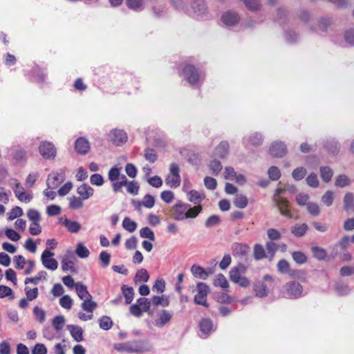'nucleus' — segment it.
Instances as JSON below:
<instances>
[{
    "label": "nucleus",
    "mask_w": 354,
    "mask_h": 354,
    "mask_svg": "<svg viewBox=\"0 0 354 354\" xmlns=\"http://www.w3.org/2000/svg\"><path fill=\"white\" fill-rule=\"evenodd\" d=\"M202 210L201 205L191 207L189 204L179 202L172 207V215L176 221L196 218Z\"/></svg>",
    "instance_id": "obj_1"
},
{
    "label": "nucleus",
    "mask_w": 354,
    "mask_h": 354,
    "mask_svg": "<svg viewBox=\"0 0 354 354\" xmlns=\"http://www.w3.org/2000/svg\"><path fill=\"white\" fill-rule=\"evenodd\" d=\"M248 267L243 263L231 268L229 272V277L232 282L242 287L247 288L251 283V280L245 275Z\"/></svg>",
    "instance_id": "obj_2"
},
{
    "label": "nucleus",
    "mask_w": 354,
    "mask_h": 354,
    "mask_svg": "<svg viewBox=\"0 0 354 354\" xmlns=\"http://www.w3.org/2000/svg\"><path fill=\"white\" fill-rule=\"evenodd\" d=\"M303 292V286L299 282L291 281L283 285L281 294L284 298L294 299L302 297Z\"/></svg>",
    "instance_id": "obj_3"
},
{
    "label": "nucleus",
    "mask_w": 354,
    "mask_h": 354,
    "mask_svg": "<svg viewBox=\"0 0 354 354\" xmlns=\"http://www.w3.org/2000/svg\"><path fill=\"white\" fill-rule=\"evenodd\" d=\"M114 348L119 351L127 353H142L149 350V346L142 341H133L118 344Z\"/></svg>",
    "instance_id": "obj_4"
},
{
    "label": "nucleus",
    "mask_w": 354,
    "mask_h": 354,
    "mask_svg": "<svg viewBox=\"0 0 354 354\" xmlns=\"http://www.w3.org/2000/svg\"><path fill=\"white\" fill-rule=\"evenodd\" d=\"M165 183L171 188H176L180 185V169L177 164L171 163L169 166V173L165 178Z\"/></svg>",
    "instance_id": "obj_5"
},
{
    "label": "nucleus",
    "mask_w": 354,
    "mask_h": 354,
    "mask_svg": "<svg viewBox=\"0 0 354 354\" xmlns=\"http://www.w3.org/2000/svg\"><path fill=\"white\" fill-rule=\"evenodd\" d=\"M196 294L194 296V301L198 305H202L208 307L207 297L209 293V287L205 283L199 282L196 285Z\"/></svg>",
    "instance_id": "obj_6"
},
{
    "label": "nucleus",
    "mask_w": 354,
    "mask_h": 354,
    "mask_svg": "<svg viewBox=\"0 0 354 354\" xmlns=\"http://www.w3.org/2000/svg\"><path fill=\"white\" fill-rule=\"evenodd\" d=\"M97 304L93 301L92 299H88L83 301L81 307L86 313L80 312L78 317L82 321H88L93 318V313L97 308Z\"/></svg>",
    "instance_id": "obj_7"
},
{
    "label": "nucleus",
    "mask_w": 354,
    "mask_h": 354,
    "mask_svg": "<svg viewBox=\"0 0 354 354\" xmlns=\"http://www.w3.org/2000/svg\"><path fill=\"white\" fill-rule=\"evenodd\" d=\"M39 151L41 156L47 160H53L57 155L56 147L48 141L41 142L39 147Z\"/></svg>",
    "instance_id": "obj_8"
},
{
    "label": "nucleus",
    "mask_w": 354,
    "mask_h": 354,
    "mask_svg": "<svg viewBox=\"0 0 354 354\" xmlns=\"http://www.w3.org/2000/svg\"><path fill=\"white\" fill-rule=\"evenodd\" d=\"M54 253L48 249H46L41 254V261L43 266L48 270H55L58 267V262L56 259L52 258Z\"/></svg>",
    "instance_id": "obj_9"
},
{
    "label": "nucleus",
    "mask_w": 354,
    "mask_h": 354,
    "mask_svg": "<svg viewBox=\"0 0 354 354\" xmlns=\"http://www.w3.org/2000/svg\"><path fill=\"white\" fill-rule=\"evenodd\" d=\"M65 180V173L61 170L57 173H52L48 175L46 185L48 189H55Z\"/></svg>",
    "instance_id": "obj_10"
},
{
    "label": "nucleus",
    "mask_w": 354,
    "mask_h": 354,
    "mask_svg": "<svg viewBox=\"0 0 354 354\" xmlns=\"http://www.w3.org/2000/svg\"><path fill=\"white\" fill-rule=\"evenodd\" d=\"M274 201L279 208L281 215L286 216L288 218H292L293 217V215L289 209L288 201L286 198L277 196L274 197Z\"/></svg>",
    "instance_id": "obj_11"
},
{
    "label": "nucleus",
    "mask_w": 354,
    "mask_h": 354,
    "mask_svg": "<svg viewBox=\"0 0 354 354\" xmlns=\"http://www.w3.org/2000/svg\"><path fill=\"white\" fill-rule=\"evenodd\" d=\"M172 318V314L167 310H162L157 313V317L153 324L158 328H162L167 324Z\"/></svg>",
    "instance_id": "obj_12"
},
{
    "label": "nucleus",
    "mask_w": 354,
    "mask_h": 354,
    "mask_svg": "<svg viewBox=\"0 0 354 354\" xmlns=\"http://www.w3.org/2000/svg\"><path fill=\"white\" fill-rule=\"evenodd\" d=\"M110 140L117 145H121L127 140V135L124 130L115 129L109 134Z\"/></svg>",
    "instance_id": "obj_13"
},
{
    "label": "nucleus",
    "mask_w": 354,
    "mask_h": 354,
    "mask_svg": "<svg viewBox=\"0 0 354 354\" xmlns=\"http://www.w3.org/2000/svg\"><path fill=\"white\" fill-rule=\"evenodd\" d=\"M183 75L191 84H196L199 80L198 73L196 72L195 68L190 65H187L183 69Z\"/></svg>",
    "instance_id": "obj_14"
},
{
    "label": "nucleus",
    "mask_w": 354,
    "mask_h": 354,
    "mask_svg": "<svg viewBox=\"0 0 354 354\" xmlns=\"http://www.w3.org/2000/svg\"><path fill=\"white\" fill-rule=\"evenodd\" d=\"M239 19L238 14L233 11L225 12L221 17L222 22L227 26H235L239 23Z\"/></svg>",
    "instance_id": "obj_15"
},
{
    "label": "nucleus",
    "mask_w": 354,
    "mask_h": 354,
    "mask_svg": "<svg viewBox=\"0 0 354 354\" xmlns=\"http://www.w3.org/2000/svg\"><path fill=\"white\" fill-rule=\"evenodd\" d=\"M286 145L282 142H274L270 147V153L274 157H282L286 153Z\"/></svg>",
    "instance_id": "obj_16"
},
{
    "label": "nucleus",
    "mask_w": 354,
    "mask_h": 354,
    "mask_svg": "<svg viewBox=\"0 0 354 354\" xmlns=\"http://www.w3.org/2000/svg\"><path fill=\"white\" fill-rule=\"evenodd\" d=\"M59 223L64 225L71 233H77L81 230V225L75 221H71L66 217H61Z\"/></svg>",
    "instance_id": "obj_17"
},
{
    "label": "nucleus",
    "mask_w": 354,
    "mask_h": 354,
    "mask_svg": "<svg viewBox=\"0 0 354 354\" xmlns=\"http://www.w3.org/2000/svg\"><path fill=\"white\" fill-rule=\"evenodd\" d=\"M91 146L88 140L85 138H79L75 142V149L80 154H86L90 150Z\"/></svg>",
    "instance_id": "obj_18"
},
{
    "label": "nucleus",
    "mask_w": 354,
    "mask_h": 354,
    "mask_svg": "<svg viewBox=\"0 0 354 354\" xmlns=\"http://www.w3.org/2000/svg\"><path fill=\"white\" fill-rule=\"evenodd\" d=\"M94 192V189L86 183H83L77 188V194L84 201L92 197Z\"/></svg>",
    "instance_id": "obj_19"
},
{
    "label": "nucleus",
    "mask_w": 354,
    "mask_h": 354,
    "mask_svg": "<svg viewBox=\"0 0 354 354\" xmlns=\"http://www.w3.org/2000/svg\"><path fill=\"white\" fill-rule=\"evenodd\" d=\"M233 254L236 257H243L250 251V247L243 243H234L232 246Z\"/></svg>",
    "instance_id": "obj_20"
},
{
    "label": "nucleus",
    "mask_w": 354,
    "mask_h": 354,
    "mask_svg": "<svg viewBox=\"0 0 354 354\" xmlns=\"http://www.w3.org/2000/svg\"><path fill=\"white\" fill-rule=\"evenodd\" d=\"M67 329L69 330L71 336L76 342H82L83 340V330L76 325H68Z\"/></svg>",
    "instance_id": "obj_21"
},
{
    "label": "nucleus",
    "mask_w": 354,
    "mask_h": 354,
    "mask_svg": "<svg viewBox=\"0 0 354 354\" xmlns=\"http://www.w3.org/2000/svg\"><path fill=\"white\" fill-rule=\"evenodd\" d=\"M343 204L346 212H354V194L351 192L346 193L344 196Z\"/></svg>",
    "instance_id": "obj_22"
},
{
    "label": "nucleus",
    "mask_w": 354,
    "mask_h": 354,
    "mask_svg": "<svg viewBox=\"0 0 354 354\" xmlns=\"http://www.w3.org/2000/svg\"><path fill=\"white\" fill-rule=\"evenodd\" d=\"M75 258L73 257H65L62 261V269L64 271L70 270L72 272H75Z\"/></svg>",
    "instance_id": "obj_23"
},
{
    "label": "nucleus",
    "mask_w": 354,
    "mask_h": 354,
    "mask_svg": "<svg viewBox=\"0 0 354 354\" xmlns=\"http://www.w3.org/2000/svg\"><path fill=\"white\" fill-rule=\"evenodd\" d=\"M76 288V292L80 297L82 301L92 299V296L90 295L88 291L87 290V288L86 286L82 284L81 283H77L75 284Z\"/></svg>",
    "instance_id": "obj_24"
},
{
    "label": "nucleus",
    "mask_w": 354,
    "mask_h": 354,
    "mask_svg": "<svg viewBox=\"0 0 354 354\" xmlns=\"http://www.w3.org/2000/svg\"><path fill=\"white\" fill-rule=\"evenodd\" d=\"M254 290L256 296L265 297L268 295V288L263 281H258L254 284Z\"/></svg>",
    "instance_id": "obj_25"
},
{
    "label": "nucleus",
    "mask_w": 354,
    "mask_h": 354,
    "mask_svg": "<svg viewBox=\"0 0 354 354\" xmlns=\"http://www.w3.org/2000/svg\"><path fill=\"white\" fill-rule=\"evenodd\" d=\"M191 272L195 277L201 279H206L209 275V273H208L204 268L196 265L192 266Z\"/></svg>",
    "instance_id": "obj_26"
},
{
    "label": "nucleus",
    "mask_w": 354,
    "mask_h": 354,
    "mask_svg": "<svg viewBox=\"0 0 354 354\" xmlns=\"http://www.w3.org/2000/svg\"><path fill=\"white\" fill-rule=\"evenodd\" d=\"M188 200L195 205H200V203L205 198V195L196 190H192L187 193Z\"/></svg>",
    "instance_id": "obj_27"
},
{
    "label": "nucleus",
    "mask_w": 354,
    "mask_h": 354,
    "mask_svg": "<svg viewBox=\"0 0 354 354\" xmlns=\"http://www.w3.org/2000/svg\"><path fill=\"white\" fill-rule=\"evenodd\" d=\"M192 8L198 16L203 15L206 12V6L203 0H194Z\"/></svg>",
    "instance_id": "obj_28"
},
{
    "label": "nucleus",
    "mask_w": 354,
    "mask_h": 354,
    "mask_svg": "<svg viewBox=\"0 0 354 354\" xmlns=\"http://www.w3.org/2000/svg\"><path fill=\"white\" fill-rule=\"evenodd\" d=\"M229 145L227 142H221L215 149V156L224 158L228 153Z\"/></svg>",
    "instance_id": "obj_29"
},
{
    "label": "nucleus",
    "mask_w": 354,
    "mask_h": 354,
    "mask_svg": "<svg viewBox=\"0 0 354 354\" xmlns=\"http://www.w3.org/2000/svg\"><path fill=\"white\" fill-rule=\"evenodd\" d=\"M69 200V207L73 209H81L84 206V203L81 197H77L75 196H72L68 198Z\"/></svg>",
    "instance_id": "obj_30"
},
{
    "label": "nucleus",
    "mask_w": 354,
    "mask_h": 354,
    "mask_svg": "<svg viewBox=\"0 0 354 354\" xmlns=\"http://www.w3.org/2000/svg\"><path fill=\"white\" fill-rule=\"evenodd\" d=\"M308 230V225L305 223L295 225L291 228V232L296 236H304Z\"/></svg>",
    "instance_id": "obj_31"
},
{
    "label": "nucleus",
    "mask_w": 354,
    "mask_h": 354,
    "mask_svg": "<svg viewBox=\"0 0 354 354\" xmlns=\"http://www.w3.org/2000/svg\"><path fill=\"white\" fill-rule=\"evenodd\" d=\"M214 285L226 289L229 287V283L226 277L223 274H218L214 280Z\"/></svg>",
    "instance_id": "obj_32"
},
{
    "label": "nucleus",
    "mask_w": 354,
    "mask_h": 354,
    "mask_svg": "<svg viewBox=\"0 0 354 354\" xmlns=\"http://www.w3.org/2000/svg\"><path fill=\"white\" fill-rule=\"evenodd\" d=\"M201 331L204 334H208L212 330V322L209 319H203L199 324Z\"/></svg>",
    "instance_id": "obj_33"
},
{
    "label": "nucleus",
    "mask_w": 354,
    "mask_h": 354,
    "mask_svg": "<svg viewBox=\"0 0 354 354\" xmlns=\"http://www.w3.org/2000/svg\"><path fill=\"white\" fill-rule=\"evenodd\" d=\"M123 228L129 232H133L137 227V223L129 217H125L122 221Z\"/></svg>",
    "instance_id": "obj_34"
},
{
    "label": "nucleus",
    "mask_w": 354,
    "mask_h": 354,
    "mask_svg": "<svg viewBox=\"0 0 354 354\" xmlns=\"http://www.w3.org/2000/svg\"><path fill=\"white\" fill-rule=\"evenodd\" d=\"M121 169L117 167H113L110 169L108 173V178L111 182L119 180L121 176Z\"/></svg>",
    "instance_id": "obj_35"
},
{
    "label": "nucleus",
    "mask_w": 354,
    "mask_h": 354,
    "mask_svg": "<svg viewBox=\"0 0 354 354\" xmlns=\"http://www.w3.org/2000/svg\"><path fill=\"white\" fill-rule=\"evenodd\" d=\"M75 252V254L82 259L86 258L90 254L89 250L82 243H77Z\"/></svg>",
    "instance_id": "obj_36"
},
{
    "label": "nucleus",
    "mask_w": 354,
    "mask_h": 354,
    "mask_svg": "<svg viewBox=\"0 0 354 354\" xmlns=\"http://www.w3.org/2000/svg\"><path fill=\"white\" fill-rule=\"evenodd\" d=\"M149 279V275L147 270L142 268L138 270L135 277V281L138 282H147Z\"/></svg>",
    "instance_id": "obj_37"
},
{
    "label": "nucleus",
    "mask_w": 354,
    "mask_h": 354,
    "mask_svg": "<svg viewBox=\"0 0 354 354\" xmlns=\"http://www.w3.org/2000/svg\"><path fill=\"white\" fill-rule=\"evenodd\" d=\"M335 198V193L331 191H327L322 197V203L327 206L330 207L332 205Z\"/></svg>",
    "instance_id": "obj_38"
},
{
    "label": "nucleus",
    "mask_w": 354,
    "mask_h": 354,
    "mask_svg": "<svg viewBox=\"0 0 354 354\" xmlns=\"http://www.w3.org/2000/svg\"><path fill=\"white\" fill-rule=\"evenodd\" d=\"M151 304L155 306H158L159 305L167 306L169 305V299L164 295L153 296L151 299Z\"/></svg>",
    "instance_id": "obj_39"
},
{
    "label": "nucleus",
    "mask_w": 354,
    "mask_h": 354,
    "mask_svg": "<svg viewBox=\"0 0 354 354\" xmlns=\"http://www.w3.org/2000/svg\"><path fill=\"white\" fill-rule=\"evenodd\" d=\"M47 273L46 271H40L37 275L34 277H28L25 280V283L28 284L29 283H32L34 284H37L41 279H45L46 277Z\"/></svg>",
    "instance_id": "obj_40"
},
{
    "label": "nucleus",
    "mask_w": 354,
    "mask_h": 354,
    "mask_svg": "<svg viewBox=\"0 0 354 354\" xmlns=\"http://www.w3.org/2000/svg\"><path fill=\"white\" fill-rule=\"evenodd\" d=\"M248 198L242 194L236 195L234 201V205L241 209L245 208L248 205Z\"/></svg>",
    "instance_id": "obj_41"
},
{
    "label": "nucleus",
    "mask_w": 354,
    "mask_h": 354,
    "mask_svg": "<svg viewBox=\"0 0 354 354\" xmlns=\"http://www.w3.org/2000/svg\"><path fill=\"white\" fill-rule=\"evenodd\" d=\"M277 270L281 274H289L290 272V268L289 263L284 260H280L277 265Z\"/></svg>",
    "instance_id": "obj_42"
},
{
    "label": "nucleus",
    "mask_w": 354,
    "mask_h": 354,
    "mask_svg": "<svg viewBox=\"0 0 354 354\" xmlns=\"http://www.w3.org/2000/svg\"><path fill=\"white\" fill-rule=\"evenodd\" d=\"M306 209L308 213L314 216H319L321 213V209L319 205L315 203H308L307 204Z\"/></svg>",
    "instance_id": "obj_43"
},
{
    "label": "nucleus",
    "mask_w": 354,
    "mask_h": 354,
    "mask_svg": "<svg viewBox=\"0 0 354 354\" xmlns=\"http://www.w3.org/2000/svg\"><path fill=\"white\" fill-rule=\"evenodd\" d=\"M320 174L322 178L325 182H329L333 175L332 169L328 167H322L320 168Z\"/></svg>",
    "instance_id": "obj_44"
},
{
    "label": "nucleus",
    "mask_w": 354,
    "mask_h": 354,
    "mask_svg": "<svg viewBox=\"0 0 354 354\" xmlns=\"http://www.w3.org/2000/svg\"><path fill=\"white\" fill-rule=\"evenodd\" d=\"M254 257L256 260H261L266 257L265 250L262 245L256 244L254 247Z\"/></svg>",
    "instance_id": "obj_45"
},
{
    "label": "nucleus",
    "mask_w": 354,
    "mask_h": 354,
    "mask_svg": "<svg viewBox=\"0 0 354 354\" xmlns=\"http://www.w3.org/2000/svg\"><path fill=\"white\" fill-rule=\"evenodd\" d=\"M53 328L59 331L61 330L65 324V319L64 316H56L53 319Z\"/></svg>",
    "instance_id": "obj_46"
},
{
    "label": "nucleus",
    "mask_w": 354,
    "mask_h": 354,
    "mask_svg": "<svg viewBox=\"0 0 354 354\" xmlns=\"http://www.w3.org/2000/svg\"><path fill=\"white\" fill-rule=\"evenodd\" d=\"M140 236L142 238L149 239L151 241H154L156 239L153 232L148 227L140 229Z\"/></svg>",
    "instance_id": "obj_47"
},
{
    "label": "nucleus",
    "mask_w": 354,
    "mask_h": 354,
    "mask_svg": "<svg viewBox=\"0 0 354 354\" xmlns=\"http://www.w3.org/2000/svg\"><path fill=\"white\" fill-rule=\"evenodd\" d=\"M23 209L20 207H15L8 214V220L12 221L23 215Z\"/></svg>",
    "instance_id": "obj_48"
},
{
    "label": "nucleus",
    "mask_w": 354,
    "mask_h": 354,
    "mask_svg": "<svg viewBox=\"0 0 354 354\" xmlns=\"http://www.w3.org/2000/svg\"><path fill=\"white\" fill-rule=\"evenodd\" d=\"M90 182L93 185L102 186L104 183V179L101 174H94L90 177Z\"/></svg>",
    "instance_id": "obj_49"
},
{
    "label": "nucleus",
    "mask_w": 354,
    "mask_h": 354,
    "mask_svg": "<svg viewBox=\"0 0 354 354\" xmlns=\"http://www.w3.org/2000/svg\"><path fill=\"white\" fill-rule=\"evenodd\" d=\"M25 292L27 299L28 301H32L35 299L38 296V288H30V287L26 286L25 288Z\"/></svg>",
    "instance_id": "obj_50"
},
{
    "label": "nucleus",
    "mask_w": 354,
    "mask_h": 354,
    "mask_svg": "<svg viewBox=\"0 0 354 354\" xmlns=\"http://www.w3.org/2000/svg\"><path fill=\"white\" fill-rule=\"evenodd\" d=\"M312 252L314 257L319 260L324 259L326 257V252L324 249L319 247H313Z\"/></svg>",
    "instance_id": "obj_51"
},
{
    "label": "nucleus",
    "mask_w": 354,
    "mask_h": 354,
    "mask_svg": "<svg viewBox=\"0 0 354 354\" xmlns=\"http://www.w3.org/2000/svg\"><path fill=\"white\" fill-rule=\"evenodd\" d=\"M59 304L62 308L69 310L72 307L73 300L69 295H64L59 299Z\"/></svg>",
    "instance_id": "obj_52"
},
{
    "label": "nucleus",
    "mask_w": 354,
    "mask_h": 354,
    "mask_svg": "<svg viewBox=\"0 0 354 354\" xmlns=\"http://www.w3.org/2000/svg\"><path fill=\"white\" fill-rule=\"evenodd\" d=\"M122 292L126 299V304H130L133 299V290L132 288H126L125 286H123Z\"/></svg>",
    "instance_id": "obj_53"
},
{
    "label": "nucleus",
    "mask_w": 354,
    "mask_h": 354,
    "mask_svg": "<svg viewBox=\"0 0 354 354\" xmlns=\"http://www.w3.org/2000/svg\"><path fill=\"white\" fill-rule=\"evenodd\" d=\"M306 174V169L304 167H298L293 170L292 178L296 180H301Z\"/></svg>",
    "instance_id": "obj_54"
},
{
    "label": "nucleus",
    "mask_w": 354,
    "mask_h": 354,
    "mask_svg": "<svg viewBox=\"0 0 354 354\" xmlns=\"http://www.w3.org/2000/svg\"><path fill=\"white\" fill-rule=\"evenodd\" d=\"M100 326L103 330H109L113 325L112 320L107 316L102 317L100 320Z\"/></svg>",
    "instance_id": "obj_55"
},
{
    "label": "nucleus",
    "mask_w": 354,
    "mask_h": 354,
    "mask_svg": "<svg viewBox=\"0 0 354 354\" xmlns=\"http://www.w3.org/2000/svg\"><path fill=\"white\" fill-rule=\"evenodd\" d=\"M136 304L139 305L142 311L148 312L150 309L151 301H149L146 298H140L137 300Z\"/></svg>",
    "instance_id": "obj_56"
},
{
    "label": "nucleus",
    "mask_w": 354,
    "mask_h": 354,
    "mask_svg": "<svg viewBox=\"0 0 354 354\" xmlns=\"http://www.w3.org/2000/svg\"><path fill=\"white\" fill-rule=\"evenodd\" d=\"M27 217L31 222H39L41 220L40 214L35 209H30L28 211Z\"/></svg>",
    "instance_id": "obj_57"
},
{
    "label": "nucleus",
    "mask_w": 354,
    "mask_h": 354,
    "mask_svg": "<svg viewBox=\"0 0 354 354\" xmlns=\"http://www.w3.org/2000/svg\"><path fill=\"white\" fill-rule=\"evenodd\" d=\"M293 260L299 264H302L306 262L307 257L304 253L301 252H294L292 254Z\"/></svg>",
    "instance_id": "obj_58"
},
{
    "label": "nucleus",
    "mask_w": 354,
    "mask_h": 354,
    "mask_svg": "<svg viewBox=\"0 0 354 354\" xmlns=\"http://www.w3.org/2000/svg\"><path fill=\"white\" fill-rule=\"evenodd\" d=\"M155 204V199L154 198L149 194H147L144 196L143 199L142 200V206L151 209L154 206Z\"/></svg>",
    "instance_id": "obj_59"
},
{
    "label": "nucleus",
    "mask_w": 354,
    "mask_h": 354,
    "mask_svg": "<svg viewBox=\"0 0 354 354\" xmlns=\"http://www.w3.org/2000/svg\"><path fill=\"white\" fill-rule=\"evenodd\" d=\"M126 188L127 192H129V194H131L133 195H137L139 190V185L138 183L134 180L129 181Z\"/></svg>",
    "instance_id": "obj_60"
},
{
    "label": "nucleus",
    "mask_w": 354,
    "mask_h": 354,
    "mask_svg": "<svg viewBox=\"0 0 354 354\" xmlns=\"http://www.w3.org/2000/svg\"><path fill=\"white\" fill-rule=\"evenodd\" d=\"M269 178L272 180H277L280 176L281 173L278 167L272 166L268 171Z\"/></svg>",
    "instance_id": "obj_61"
},
{
    "label": "nucleus",
    "mask_w": 354,
    "mask_h": 354,
    "mask_svg": "<svg viewBox=\"0 0 354 354\" xmlns=\"http://www.w3.org/2000/svg\"><path fill=\"white\" fill-rule=\"evenodd\" d=\"M249 141L251 143V145L254 146H258L262 143L263 138L260 133H254L250 136Z\"/></svg>",
    "instance_id": "obj_62"
},
{
    "label": "nucleus",
    "mask_w": 354,
    "mask_h": 354,
    "mask_svg": "<svg viewBox=\"0 0 354 354\" xmlns=\"http://www.w3.org/2000/svg\"><path fill=\"white\" fill-rule=\"evenodd\" d=\"M147 182L151 186L155 188H159L162 185V180L158 176L149 178Z\"/></svg>",
    "instance_id": "obj_63"
},
{
    "label": "nucleus",
    "mask_w": 354,
    "mask_h": 354,
    "mask_svg": "<svg viewBox=\"0 0 354 354\" xmlns=\"http://www.w3.org/2000/svg\"><path fill=\"white\" fill-rule=\"evenodd\" d=\"M47 348L44 344H36L32 350V354H46Z\"/></svg>",
    "instance_id": "obj_64"
}]
</instances>
